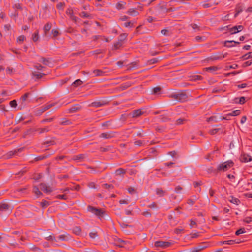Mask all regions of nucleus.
Returning a JSON list of instances; mask_svg holds the SVG:
<instances>
[{"label":"nucleus","instance_id":"1","mask_svg":"<svg viewBox=\"0 0 252 252\" xmlns=\"http://www.w3.org/2000/svg\"><path fill=\"white\" fill-rule=\"evenodd\" d=\"M169 97L179 102H184L188 99L187 94L183 91L178 92L169 95Z\"/></svg>","mask_w":252,"mask_h":252},{"label":"nucleus","instance_id":"2","mask_svg":"<svg viewBox=\"0 0 252 252\" xmlns=\"http://www.w3.org/2000/svg\"><path fill=\"white\" fill-rule=\"evenodd\" d=\"M87 210L89 212L94 214L99 218H102L104 216L105 211L102 209H98L96 207L89 205L87 207Z\"/></svg>","mask_w":252,"mask_h":252},{"label":"nucleus","instance_id":"3","mask_svg":"<svg viewBox=\"0 0 252 252\" xmlns=\"http://www.w3.org/2000/svg\"><path fill=\"white\" fill-rule=\"evenodd\" d=\"M234 163L232 160H228L219 164L217 168L218 172L225 171L233 166Z\"/></svg>","mask_w":252,"mask_h":252},{"label":"nucleus","instance_id":"4","mask_svg":"<svg viewBox=\"0 0 252 252\" xmlns=\"http://www.w3.org/2000/svg\"><path fill=\"white\" fill-rule=\"evenodd\" d=\"M31 94L30 93H26L23 95L21 96L20 99V105L19 106V109L21 110L22 108H24L26 105V102L27 101L28 98Z\"/></svg>","mask_w":252,"mask_h":252},{"label":"nucleus","instance_id":"5","mask_svg":"<svg viewBox=\"0 0 252 252\" xmlns=\"http://www.w3.org/2000/svg\"><path fill=\"white\" fill-rule=\"evenodd\" d=\"M0 211L3 212L11 213L12 208L10 205L5 202H2L0 203Z\"/></svg>","mask_w":252,"mask_h":252},{"label":"nucleus","instance_id":"6","mask_svg":"<svg viewBox=\"0 0 252 252\" xmlns=\"http://www.w3.org/2000/svg\"><path fill=\"white\" fill-rule=\"evenodd\" d=\"M172 243L169 242H164L162 241H157L155 243L156 247H161L162 248H166L170 247Z\"/></svg>","mask_w":252,"mask_h":252},{"label":"nucleus","instance_id":"7","mask_svg":"<svg viewBox=\"0 0 252 252\" xmlns=\"http://www.w3.org/2000/svg\"><path fill=\"white\" fill-rule=\"evenodd\" d=\"M208 246V244L205 243H201L197 246L192 248L191 250V252H199L205 248H207Z\"/></svg>","mask_w":252,"mask_h":252},{"label":"nucleus","instance_id":"8","mask_svg":"<svg viewBox=\"0 0 252 252\" xmlns=\"http://www.w3.org/2000/svg\"><path fill=\"white\" fill-rule=\"evenodd\" d=\"M244 29V27L242 25L235 26L228 29L230 34H233L241 32Z\"/></svg>","mask_w":252,"mask_h":252},{"label":"nucleus","instance_id":"9","mask_svg":"<svg viewBox=\"0 0 252 252\" xmlns=\"http://www.w3.org/2000/svg\"><path fill=\"white\" fill-rule=\"evenodd\" d=\"M52 28V24L51 23H46L44 28V35L46 37H51V35L49 34V32Z\"/></svg>","mask_w":252,"mask_h":252},{"label":"nucleus","instance_id":"10","mask_svg":"<svg viewBox=\"0 0 252 252\" xmlns=\"http://www.w3.org/2000/svg\"><path fill=\"white\" fill-rule=\"evenodd\" d=\"M143 114V112L141 109H137L133 111L130 113L128 116L131 118H137L142 115Z\"/></svg>","mask_w":252,"mask_h":252},{"label":"nucleus","instance_id":"11","mask_svg":"<svg viewBox=\"0 0 252 252\" xmlns=\"http://www.w3.org/2000/svg\"><path fill=\"white\" fill-rule=\"evenodd\" d=\"M40 188L41 190L46 193H49L52 191V189L51 187L47 186L45 184L41 183L40 185Z\"/></svg>","mask_w":252,"mask_h":252},{"label":"nucleus","instance_id":"12","mask_svg":"<svg viewBox=\"0 0 252 252\" xmlns=\"http://www.w3.org/2000/svg\"><path fill=\"white\" fill-rule=\"evenodd\" d=\"M58 239L62 241H67L71 240V236L67 233H65L60 235L58 237Z\"/></svg>","mask_w":252,"mask_h":252},{"label":"nucleus","instance_id":"13","mask_svg":"<svg viewBox=\"0 0 252 252\" xmlns=\"http://www.w3.org/2000/svg\"><path fill=\"white\" fill-rule=\"evenodd\" d=\"M242 162H248L252 161V157L247 154L242 155L240 158Z\"/></svg>","mask_w":252,"mask_h":252},{"label":"nucleus","instance_id":"14","mask_svg":"<svg viewBox=\"0 0 252 252\" xmlns=\"http://www.w3.org/2000/svg\"><path fill=\"white\" fill-rule=\"evenodd\" d=\"M219 4V2L209 1H206L202 4L203 8H209L213 6L217 5Z\"/></svg>","mask_w":252,"mask_h":252},{"label":"nucleus","instance_id":"15","mask_svg":"<svg viewBox=\"0 0 252 252\" xmlns=\"http://www.w3.org/2000/svg\"><path fill=\"white\" fill-rule=\"evenodd\" d=\"M66 13L69 16L70 18L75 22H77L78 19L73 15V10L71 9L68 8L66 11Z\"/></svg>","mask_w":252,"mask_h":252},{"label":"nucleus","instance_id":"16","mask_svg":"<svg viewBox=\"0 0 252 252\" xmlns=\"http://www.w3.org/2000/svg\"><path fill=\"white\" fill-rule=\"evenodd\" d=\"M115 136V133L113 132H108V133H101L99 137L104 138L105 139H109Z\"/></svg>","mask_w":252,"mask_h":252},{"label":"nucleus","instance_id":"17","mask_svg":"<svg viewBox=\"0 0 252 252\" xmlns=\"http://www.w3.org/2000/svg\"><path fill=\"white\" fill-rule=\"evenodd\" d=\"M13 8L14 9H15V11L14 12V13L13 14V16L15 17H16L18 16V12L16 10L17 9H22V6L21 5V4L19 3V2H17V3H14L13 5Z\"/></svg>","mask_w":252,"mask_h":252},{"label":"nucleus","instance_id":"18","mask_svg":"<svg viewBox=\"0 0 252 252\" xmlns=\"http://www.w3.org/2000/svg\"><path fill=\"white\" fill-rule=\"evenodd\" d=\"M81 107L79 104H75L67 110L68 113H74L78 111Z\"/></svg>","mask_w":252,"mask_h":252},{"label":"nucleus","instance_id":"19","mask_svg":"<svg viewBox=\"0 0 252 252\" xmlns=\"http://www.w3.org/2000/svg\"><path fill=\"white\" fill-rule=\"evenodd\" d=\"M86 158V156L85 154H80L78 155L74 156L72 158V159L74 160L82 161Z\"/></svg>","mask_w":252,"mask_h":252},{"label":"nucleus","instance_id":"20","mask_svg":"<svg viewBox=\"0 0 252 252\" xmlns=\"http://www.w3.org/2000/svg\"><path fill=\"white\" fill-rule=\"evenodd\" d=\"M209 59L212 61L222 60L221 54L218 53L214 54L209 57Z\"/></svg>","mask_w":252,"mask_h":252},{"label":"nucleus","instance_id":"21","mask_svg":"<svg viewBox=\"0 0 252 252\" xmlns=\"http://www.w3.org/2000/svg\"><path fill=\"white\" fill-rule=\"evenodd\" d=\"M93 76H101L105 75V72L101 70L96 69L93 71Z\"/></svg>","mask_w":252,"mask_h":252},{"label":"nucleus","instance_id":"22","mask_svg":"<svg viewBox=\"0 0 252 252\" xmlns=\"http://www.w3.org/2000/svg\"><path fill=\"white\" fill-rule=\"evenodd\" d=\"M232 43H234L237 44H240V42H236V41H235L234 40L225 41L224 42V46L227 47H229H229H232L234 46V45L232 44Z\"/></svg>","mask_w":252,"mask_h":252},{"label":"nucleus","instance_id":"23","mask_svg":"<svg viewBox=\"0 0 252 252\" xmlns=\"http://www.w3.org/2000/svg\"><path fill=\"white\" fill-rule=\"evenodd\" d=\"M50 130L49 127L46 126L44 128H39L35 129L34 131H38L39 134H42L44 132H47Z\"/></svg>","mask_w":252,"mask_h":252},{"label":"nucleus","instance_id":"24","mask_svg":"<svg viewBox=\"0 0 252 252\" xmlns=\"http://www.w3.org/2000/svg\"><path fill=\"white\" fill-rule=\"evenodd\" d=\"M161 91V88L160 87L153 88L152 90V94L155 95L160 94Z\"/></svg>","mask_w":252,"mask_h":252},{"label":"nucleus","instance_id":"25","mask_svg":"<svg viewBox=\"0 0 252 252\" xmlns=\"http://www.w3.org/2000/svg\"><path fill=\"white\" fill-rule=\"evenodd\" d=\"M50 156V154H45L43 155L39 156L34 158L35 161H39L47 158Z\"/></svg>","mask_w":252,"mask_h":252},{"label":"nucleus","instance_id":"26","mask_svg":"<svg viewBox=\"0 0 252 252\" xmlns=\"http://www.w3.org/2000/svg\"><path fill=\"white\" fill-rule=\"evenodd\" d=\"M127 13L128 14L130 15L135 16L139 14V13L138 11H137L134 8H130L129 9L127 12Z\"/></svg>","mask_w":252,"mask_h":252},{"label":"nucleus","instance_id":"27","mask_svg":"<svg viewBox=\"0 0 252 252\" xmlns=\"http://www.w3.org/2000/svg\"><path fill=\"white\" fill-rule=\"evenodd\" d=\"M236 13L234 14V17L236 18L238 15L241 12L243 11V7L240 4H238L236 6V9H235Z\"/></svg>","mask_w":252,"mask_h":252},{"label":"nucleus","instance_id":"28","mask_svg":"<svg viewBox=\"0 0 252 252\" xmlns=\"http://www.w3.org/2000/svg\"><path fill=\"white\" fill-rule=\"evenodd\" d=\"M229 201L234 204H238V203L240 202V200L238 198H236L232 196H230L229 197Z\"/></svg>","mask_w":252,"mask_h":252},{"label":"nucleus","instance_id":"29","mask_svg":"<svg viewBox=\"0 0 252 252\" xmlns=\"http://www.w3.org/2000/svg\"><path fill=\"white\" fill-rule=\"evenodd\" d=\"M72 231L76 235H79L81 232V229L79 226H75L72 229Z\"/></svg>","mask_w":252,"mask_h":252},{"label":"nucleus","instance_id":"30","mask_svg":"<svg viewBox=\"0 0 252 252\" xmlns=\"http://www.w3.org/2000/svg\"><path fill=\"white\" fill-rule=\"evenodd\" d=\"M166 7L164 5H159L158 7V13H166Z\"/></svg>","mask_w":252,"mask_h":252},{"label":"nucleus","instance_id":"31","mask_svg":"<svg viewBox=\"0 0 252 252\" xmlns=\"http://www.w3.org/2000/svg\"><path fill=\"white\" fill-rule=\"evenodd\" d=\"M39 62L42 63L45 65H49L50 63L49 59L44 57H41Z\"/></svg>","mask_w":252,"mask_h":252},{"label":"nucleus","instance_id":"32","mask_svg":"<svg viewBox=\"0 0 252 252\" xmlns=\"http://www.w3.org/2000/svg\"><path fill=\"white\" fill-rule=\"evenodd\" d=\"M45 111H46L45 109H44V107L42 106L40 107V108H37L36 110V111H35L36 115L39 116V115H41Z\"/></svg>","mask_w":252,"mask_h":252},{"label":"nucleus","instance_id":"33","mask_svg":"<svg viewBox=\"0 0 252 252\" xmlns=\"http://www.w3.org/2000/svg\"><path fill=\"white\" fill-rule=\"evenodd\" d=\"M156 194L158 195H159V196L161 197V196H163L165 194V191L161 189L160 188H157L156 189Z\"/></svg>","mask_w":252,"mask_h":252},{"label":"nucleus","instance_id":"34","mask_svg":"<svg viewBox=\"0 0 252 252\" xmlns=\"http://www.w3.org/2000/svg\"><path fill=\"white\" fill-rule=\"evenodd\" d=\"M79 16L82 18H87L89 19L92 18V16L90 14H88V13H86L85 12H81L79 14Z\"/></svg>","mask_w":252,"mask_h":252},{"label":"nucleus","instance_id":"35","mask_svg":"<svg viewBox=\"0 0 252 252\" xmlns=\"http://www.w3.org/2000/svg\"><path fill=\"white\" fill-rule=\"evenodd\" d=\"M71 124L70 121L65 118H63L60 123V124L62 125H69Z\"/></svg>","mask_w":252,"mask_h":252},{"label":"nucleus","instance_id":"36","mask_svg":"<svg viewBox=\"0 0 252 252\" xmlns=\"http://www.w3.org/2000/svg\"><path fill=\"white\" fill-rule=\"evenodd\" d=\"M131 83L130 82H126V83L123 84L121 85L120 88L122 90H125L131 86Z\"/></svg>","mask_w":252,"mask_h":252},{"label":"nucleus","instance_id":"37","mask_svg":"<svg viewBox=\"0 0 252 252\" xmlns=\"http://www.w3.org/2000/svg\"><path fill=\"white\" fill-rule=\"evenodd\" d=\"M115 173L117 175H121V174H125L126 173V170L123 168H120L116 170Z\"/></svg>","mask_w":252,"mask_h":252},{"label":"nucleus","instance_id":"38","mask_svg":"<svg viewBox=\"0 0 252 252\" xmlns=\"http://www.w3.org/2000/svg\"><path fill=\"white\" fill-rule=\"evenodd\" d=\"M135 21H129L124 23V26L126 28H132L134 26Z\"/></svg>","mask_w":252,"mask_h":252},{"label":"nucleus","instance_id":"39","mask_svg":"<svg viewBox=\"0 0 252 252\" xmlns=\"http://www.w3.org/2000/svg\"><path fill=\"white\" fill-rule=\"evenodd\" d=\"M104 104L100 101H95L92 103L91 105L95 107H99L103 106Z\"/></svg>","mask_w":252,"mask_h":252},{"label":"nucleus","instance_id":"40","mask_svg":"<svg viewBox=\"0 0 252 252\" xmlns=\"http://www.w3.org/2000/svg\"><path fill=\"white\" fill-rule=\"evenodd\" d=\"M33 191L37 197H39L40 195L42 194V192L39 190V189L36 187H34L33 188Z\"/></svg>","mask_w":252,"mask_h":252},{"label":"nucleus","instance_id":"41","mask_svg":"<svg viewBox=\"0 0 252 252\" xmlns=\"http://www.w3.org/2000/svg\"><path fill=\"white\" fill-rule=\"evenodd\" d=\"M240 114V110H237L233 111L232 112L227 114V116H235L239 115Z\"/></svg>","mask_w":252,"mask_h":252},{"label":"nucleus","instance_id":"42","mask_svg":"<svg viewBox=\"0 0 252 252\" xmlns=\"http://www.w3.org/2000/svg\"><path fill=\"white\" fill-rule=\"evenodd\" d=\"M38 31H36L34 33L32 34V39L34 42H36L38 40Z\"/></svg>","mask_w":252,"mask_h":252},{"label":"nucleus","instance_id":"43","mask_svg":"<svg viewBox=\"0 0 252 252\" xmlns=\"http://www.w3.org/2000/svg\"><path fill=\"white\" fill-rule=\"evenodd\" d=\"M82 83L83 82L80 79H77L72 83V85L75 87H77L81 85Z\"/></svg>","mask_w":252,"mask_h":252},{"label":"nucleus","instance_id":"44","mask_svg":"<svg viewBox=\"0 0 252 252\" xmlns=\"http://www.w3.org/2000/svg\"><path fill=\"white\" fill-rule=\"evenodd\" d=\"M125 4L126 3L124 2H118L116 4V7L117 9H118L119 10L122 9L124 8V6H125Z\"/></svg>","mask_w":252,"mask_h":252},{"label":"nucleus","instance_id":"45","mask_svg":"<svg viewBox=\"0 0 252 252\" xmlns=\"http://www.w3.org/2000/svg\"><path fill=\"white\" fill-rule=\"evenodd\" d=\"M45 239L48 240V241H57V240H56L55 237L53 236V234H51V235H50L49 236H46L45 237Z\"/></svg>","mask_w":252,"mask_h":252},{"label":"nucleus","instance_id":"46","mask_svg":"<svg viewBox=\"0 0 252 252\" xmlns=\"http://www.w3.org/2000/svg\"><path fill=\"white\" fill-rule=\"evenodd\" d=\"M23 150V148L18 149L17 150H15L14 151H10L8 153V156L11 157L12 156L14 155L17 152H21Z\"/></svg>","mask_w":252,"mask_h":252},{"label":"nucleus","instance_id":"47","mask_svg":"<svg viewBox=\"0 0 252 252\" xmlns=\"http://www.w3.org/2000/svg\"><path fill=\"white\" fill-rule=\"evenodd\" d=\"M187 120L185 118H180L177 120L176 124L177 125H180L183 124L185 122H186Z\"/></svg>","mask_w":252,"mask_h":252},{"label":"nucleus","instance_id":"48","mask_svg":"<svg viewBox=\"0 0 252 252\" xmlns=\"http://www.w3.org/2000/svg\"><path fill=\"white\" fill-rule=\"evenodd\" d=\"M127 34L126 33L121 34L119 36V41L123 42L124 40H125L126 39V38L127 37Z\"/></svg>","mask_w":252,"mask_h":252},{"label":"nucleus","instance_id":"49","mask_svg":"<svg viewBox=\"0 0 252 252\" xmlns=\"http://www.w3.org/2000/svg\"><path fill=\"white\" fill-rule=\"evenodd\" d=\"M123 45V43L121 41L118 40L116 43L114 45V48L115 49H118L120 47H121Z\"/></svg>","mask_w":252,"mask_h":252},{"label":"nucleus","instance_id":"50","mask_svg":"<svg viewBox=\"0 0 252 252\" xmlns=\"http://www.w3.org/2000/svg\"><path fill=\"white\" fill-rule=\"evenodd\" d=\"M158 58H153L148 61L149 64H153L158 63Z\"/></svg>","mask_w":252,"mask_h":252},{"label":"nucleus","instance_id":"51","mask_svg":"<svg viewBox=\"0 0 252 252\" xmlns=\"http://www.w3.org/2000/svg\"><path fill=\"white\" fill-rule=\"evenodd\" d=\"M220 130V128H215V129L210 130L209 131V133L211 135H215Z\"/></svg>","mask_w":252,"mask_h":252},{"label":"nucleus","instance_id":"52","mask_svg":"<svg viewBox=\"0 0 252 252\" xmlns=\"http://www.w3.org/2000/svg\"><path fill=\"white\" fill-rule=\"evenodd\" d=\"M49 205H50V203L48 201L45 200H43L41 202V205L42 207L43 208L47 207Z\"/></svg>","mask_w":252,"mask_h":252},{"label":"nucleus","instance_id":"53","mask_svg":"<svg viewBox=\"0 0 252 252\" xmlns=\"http://www.w3.org/2000/svg\"><path fill=\"white\" fill-rule=\"evenodd\" d=\"M246 232L245 229L244 228H241L238 230H237L235 232V234L236 235H239L241 234H243Z\"/></svg>","mask_w":252,"mask_h":252},{"label":"nucleus","instance_id":"54","mask_svg":"<svg viewBox=\"0 0 252 252\" xmlns=\"http://www.w3.org/2000/svg\"><path fill=\"white\" fill-rule=\"evenodd\" d=\"M252 58V52H249L244 56H243L242 58H243L244 60H247L248 59Z\"/></svg>","mask_w":252,"mask_h":252},{"label":"nucleus","instance_id":"55","mask_svg":"<svg viewBox=\"0 0 252 252\" xmlns=\"http://www.w3.org/2000/svg\"><path fill=\"white\" fill-rule=\"evenodd\" d=\"M148 207L152 209H158V206L156 202H153L152 204H149Z\"/></svg>","mask_w":252,"mask_h":252},{"label":"nucleus","instance_id":"56","mask_svg":"<svg viewBox=\"0 0 252 252\" xmlns=\"http://www.w3.org/2000/svg\"><path fill=\"white\" fill-rule=\"evenodd\" d=\"M54 119H55L54 117L45 119L41 121V123L44 124L46 122H51L53 121L54 120Z\"/></svg>","mask_w":252,"mask_h":252},{"label":"nucleus","instance_id":"57","mask_svg":"<svg viewBox=\"0 0 252 252\" xmlns=\"http://www.w3.org/2000/svg\"><path fill=\"white\" fill-rule=\"evenodd\" d=\"M9 105L12 108H16L17 106V101L15 100H13L10 101Z\"/></svg>","mask_w":252,"mask_h":252},{"label":"nucleus","instance_id":"58","mask_svg":"<svg viewBox=\"0 0 252 252\" xmlns=\"http://www.w3.org/2000/svg\"><path fill=\"white\" fill-rule=\"evenodd\" d=\"M90 237L92 239H94L98 236L97 233L95 231L91 232L89 233Z\"/></svg>","mask_w":252,"mask_h":252},{"label":"nucleus","instance_id":"59","mask_svg":"<svg viewBox=\"0 0 252 252\" xmlns=\"http://www.w3.org/2000/svg\"><path fill=\"white\" fill-rule=\"evenodd\" d=\"M102 186L103 188L108 189H110L113 188V186L111 184H104Z\"/></svg>","mask_w":252,"mask_h":252},{"label":"nucleus","instance_id":"60","mask_svg":"<svg viewBox=\"0 0 252 252\" xmlns=\"http://www.w3.org/2000/svg\"><path fill=\"white\" fill-rule=\"evenodd\" d=\"M205 38L204 36H196L195 39L196 41L200 42L204 41Z\"/></svg>","mask_w":252,"mask_h":252},{"label":"nucleus","instance_id":"61","mask_svg":"<svg viewBox=\"0 0 252 252\" xmlns=\"http://www.w3.org/2000/svg\"><path fill=\"white\" fill-rule=\"evenodd\" d=\"M64 5V3L63 2H60L57 4V8L59 10H63Z\"/></svg>","mask_w":252,"mask_h":252},{"label":"nucleus","instance_id":"62","mask_svg":"<svg viewBox=\"0 0 252 252\" xmlns=\"http://www.w3.org/2000/svg\"><path fill=\"white\" fill-rule=\"evenodd\" d=\"M55 105L54 103H51V104H46V105L43 106L44 108V109H45V110H48L49 109H50V108H51L52 107L54 106Z\"/></svg>","mask_w":252,"mask_h":252},{"label":"nucleus","instance_id":"63","mask_svg":"<svg viewBox=\"0 0 252 252\" xmlns=\"http://www.w3.org/2000/svg\"><path fill=\"white\" fill-rule=\"evenodd\" d=\"M51 34L53 35V37H55L58 36L59 34V32L57 30L53 29L51 31Z\"/></svg>","mask_w":252,"mask_h":252},{"label":"nucleus","instance_id":"64","mask_svg":"<svg viewBox=\"0 0 252 252\" xmlns=\"http://www.w3.org/2000/svg\"><path fill=\"white\" fill-rule=\"evenodd\" d=\"M25 39V36L24 35H20L19 36L17 39V41L18 42H22Z\"/></svg>","mask_w":252,"mask_h":252}]
</instances>
